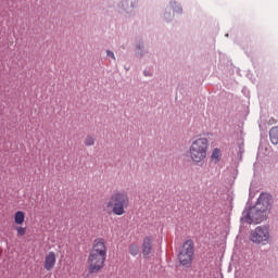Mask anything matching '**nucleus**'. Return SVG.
<instances>
[{
	"mask_svg": "<svg viewBox=\"0 0 278 278\" xmlns=\"http://www.w3.org/2000/svg\"><path fill=\"white\" fill-rule=\"evenodd\" d=\"M105 260H108V247H105V240L101 238L96 239L87 260L89 273H91V275L101 273V269L105 268Z\"/></svg>",
	"mask_w": 278,
	"mask_h": 278,
	"instance_id": "nucleus-1",
	"label": "nucleus"
},
{
	"mask_svg": "<svg viewBox=\"0 0 278 278\" xmlns=\"http://www.w3.org/2000/svg\"><path fill=\"white\" fill-rule=\"evenodd\" d=\"M271 201L273 198L270 197V194L261 193L256 205L250 208L245 217V223H248V225H260V223H264V220L268 218V212H270Z\"/></svg>",
	"mask_w": 278,
	"mask_h": 278,
	"instance_id": "nucleus-2",
	"label": "nucleus"
},
{
	"mask_svg": "<svg viewBox=\"0 0 278 278\" xmlns=\"http://www.w3.org/2000/svg\"><path fill=\"white\" fill-rule=\"evenodd\" d=\"M127 207H129V193L127 191H115L102 204L104 214H114V216H123Z\"/></svg>",
	"mask_w": 278,
	"mask_h": 278,
	"instance_id": "nucleus-3",
	"label": "nucleus"
},
{
	"mask_svg": "<svg viewBox=\"0 0 278 278\" xmlns=\"http://www.w3.org/2000/svg\"><path fill=\"white\" fill-rule=\"evenodd\" d=\"M207 151H210V140L205 137H198L190 143L188 157L194 166H203L207 160Z\"/></svg>",
	"mask_w": 278,
	"mask_h": 278,
	"instance_id": "nucleus-4",
	"label": "nucleus"
},
{
	"mask_svg": "<svg viewBox=\"0 0 278 278\" xmlns=\"http://www.w3.org/2000/svg\"><path fill=\"white\" fill-rule=\"evenodd\" d=\"M178 260L181 266L190 268L192 266V260H194V242L192 240H187L179 254Z\"/></svg>",
	"mask_w": 278,
	"mask_h": 278,
	"instance_id": "nucleus-5",
	"label": "nucleus"
},
{
	"mask_svg": "<svg viewBox=\"0 0 278 278\" xmlns=\"http://www.w3.org/2000/svg\"><path fill=\"white\" fill-rule=\"evenodd\" d=\"M250 240L254 244H268L270 242V229L266 226H257L251 231Z\"/></svg>",
	"mask_w": 278,
	"mask_h": 278,
	"instance_id": "nucleus-6",
	"label": "nucleus"
},
{
	"mask_svg": "<svg viewBox=\"0 0 278 278\" xmlns=\"http://www.w3.org/2000/svg\"><path fill=\"white\" fill-rule=\"evenodd\" d=\"M153 237L147 236L142 240L141 244V253L143 255V260H149L151 255H153L154 247L155 244L153 243Z\"/></svg>",
	"mask_w": 278,
	"mask_h": 278,
	"instance_id": "nucleus-7",
	"label": "nucleus"
},
{
	"mask_svg": "<svg viewBox=\"0 0 278 278\" xmlns=\"http://www.w3.org/2000/svg\"><path fill=\"white\" fill-rule=\"evenodd\" d=\"M56 262H58V255H55V252H48L43 261L45 270H48V271L53 270V268H55Z\"/></svg>",
	"mask_w": 278,
	"mask_h": 278,
	"instance_id": "nucleus-8",
	"label": "nucleus"
},
{
	"mask_svg": "<svg viewBox=\"0 0 278 278\" xmlns=\"http://www.w3.org/2000/svg\"><path fill=\"white\" fill-rule=\"evenodd\" d=\"M14 223L15 225H23V223H25V212L23 211H17L14 214Z\"/></svg>",
	"mask_w": 278,
	"mask_h": 278,
	"instance_id": "nucleus-9",
	"label": "nucleus"
},
{
	"mask_svg": "<svg viewBox=\"0 0 278 278\" xmlns=\"http://www.w3.org/2000/svg\"><path fill=\"white\" fill-rule=\"evenodd\" d=\"M269 138H270V142L271 144H278V127H273L269 130Z\"/></svg>",
	"mask_w": 278,
	"mask_h": 278,
	"instance_id": "nucleus-10",
	"label": "nucleus"
},
{
	"mask_svg": "<svg viewBox=\"0 0 278 278\" xmlns=\"http://www.w3.org/2000/svg\"><path fill=\"white\" fill-rule=\"evenodd\" d=\"M128 253L132 257H136L140 253V247L137 243H130L128 247Z\"/></svg>",
	"mask_w": 278,
	"mask_h": 278,
	"instance_id": "nucleus-11",
	"label": "nucleus"
},
{
	"mask_svg": "<svg viewBox=\"0 0 278 278\" xmlns=\"http://www.w3.org/2000/svg\"><path fill=\"white\" fill-rule=\"evenodd\" d=\"M211 159H212L213 162H215V163L220 162V149H218V148L213 149Z\"/></svg>",
	"mask_w": 278,
	"mask_h": 278,
	"instance_id": "nucleus-12",
	"label": "nucleus"
},
{
	"mask_svg": "<svg viewBox=\"0 0 278 278\" xmlns=\"http://www.w3.org/2000/svg\"><path fill=\"white\" fill-rule=\"evenodd\" d=\"M15 231L17 233V238H23V236H25L27 233V227H23L21 225L16 226Z\"/></svg>",
	"mask_w": 278,
	"mask_h": 278,
	"instance_id": "nucleus-13",
	"label": "nucleus"
},
{
	"mask_svg": "<svg viewBox=\"0 0 278 278\" xmlns=\"http://www.w3.org/2000/svg\"><path fill=\"white\" fill-rule=\"evenodd\" d=\"M84 144H85L86 147H94V136L88 135V136L85 138Z\"/></svg>",
	"mask_w": 278,
	"mask_h": 278,
	"instance_id": "nucleus-14",
	"label": "nucleus"
},
{
	"mask_svg": "<svg viewBox=\"0 0 278 278\" xmlns=\"http://www.w3.org/2000/svg\"><path fill=\"white\" fill-rule=\"evenodd\" d=\"M106 55L109 56V58H112L113 60H116V56L114 55V52H112V51H106Z\"/></svg>",
	"mask_w": 278,
	"mask_h": 278,
	"instance_id": "nucleus-15",
	"label": "nucleus"
}]
</instances>
